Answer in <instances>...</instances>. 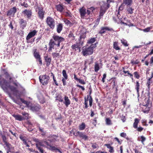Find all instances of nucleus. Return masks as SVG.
<instances>
[{"label":"nucleus","mask_w":153,"mask_h":153,"mask_svg":"<svg viewBox=\"0 0 153 153\" xmlns=\"http://www.w3.org/2000/svg\"><path fill=\"white\" fill-rule=\"evenodd\" d=\"M58 136L55 135H53L52 136L49 137L48 140L51 143H53L57 140Z\"/></svg>","instance_id":"5701e85b"},{"label":"nucleus","mask_w":153,"mask_h":153,"mask_svg":"<svg viewBox=\"0 0 153 153\" xmlns=\"http://www.w3.org/2000/svg\"><path fill=\"white\" fill-rule=\"evenodd\" d=\"M131 63L133 64H137L139 63V61L138 59H136L135 61L132 60L131 61Z\"/></svg>","instance_id":"bf43d9fd"},{"label":"nucleus","mask_w":153,"mask_h":153,"mask_svg":"<svg viewBox=\"0 0 153 153\" xmlns=\"http://www.w3.org/2000/svg\"><path fill=\"white\" fill-rule=\"evenodd\" d=\"M86 32H85L83 33H82V31L80 32V37L79 39V44H80L82 45L83 44L84 40L86 37Z\"/></svg>","instance_id":"f8f14e48"},{"label":"nucleus","mask_w":153,"mask_h":153,"mask_svg":"<svg viewBox=\"0 0 153 153\" xmlns=\"http://www.w3.org/2000/svg\"><path fill=\"white\" fill-rule=\"evenodd\" d=\"M4 144L7 147V153H8L9 152H10L11 150L13 149V147L11 145L7 142Z\"/></svg>","instance_id":"bb28decb"},{"label":"nucleus","mask_w":153,"mask_h":153,"mask_svg":"<svg viewBox=\"0 0 153 153\" xmlns=\"http://www.w3.org/2000/svg\"><path fill=\"white\" fill-rule=\"evenodd\" d=\"M123 4H122L119 7L118 11L120 12V11H122L124 8V5Z\"/></svg>","instance_id":"0e129e2a"},{"label":"nucleus","mask_w":153,"mask_h":153,"mask_svg":"<svg viewBox=\"0 0 153 153\" xmlns=\"http://www.w3.org/2000/svg\"><path fill=\"white\" fill-rule=\"evenodd\" d=\"M152 83H153V72L151 73L150 77L148 79L146 83V85L149 89H150L151 84Z\"/></svg>","instance_id":"2eb2a0df"},{"label":"nucleus","mask_w":153,"mask_h":153,"mask_svg":"<svg viewBox=\"0 0 153 153\" xmlns=\"http://www.w3.org/2000/svg\"><path fill=\"white\" fill-rule=\"evenodd\" d=\"M36 59V61L39 62V64L40 65H42V62L41 57L38 58Z\"/></svg>","instance_id":"052dcab7"},{"label":"nucleus","mask_w":153,"mask_h":153,"mask_svg":"<svg viewBox=\"0 0 153 153\" xmlns=\"http://www.w3.org/2000/svg\"><path fill=\"white\" fill-rule=\"evenodd\" d=\"M10 82H8L5 79L0 81V85L1 87L5 91H7L8 88H9L12 91L14 94L16 95L18 93V91L16 87L10 85Z\"/></svg>","instance_id":"f257e3e1"},{"label":"nucleus","mask_w":153,"mask_h":153,"mask_svg":"<svg viewBox=\"0 0 153 153\" xmlns=\"http://www.w3.org/2000/svg\"><path fill=\"white\" fill-rule=\"evenodd\" d=\"M17 12V8L16 7H13L10 8L7 12V16L11 15L14 16Z\"/></svg>","instance_id":"4468645a"},{"label":"nucleus","mask_w":153,"mask_h":153,"mask_svg":"<svg viewBox=\"0 0 153 153\" xmlns=\"http://www.w3.org/2000/svg\"><path fill=\"white\" fill-rule=\"evenodd\" d=\"M49 48L48 50V52H50L52 51L53 49H54L55 46H57L56 43L53 40V39H51L48 43Z\"/></svg>","instance_id":"9b49d317"},{"label":"nucleus","mask_w":153,"mask_h":153,"mask_svg":"<svg viewBox=\"0 0 153 153\" xmlns=\"http://www.w3.org/2000/svg\"><path fill=\"white\" fill-rule=\"evenodd\" d=\"M86 126L84 123H82L81 124L79 125V128L80 130H83L85 128Z\"/></svg>","instance_id":"a19ab883"},{"label":"nucleus","mask_w":153,"mask_h":153,"mask_svg":"<svg viewBox=\"0 0 153 153\" xmlns=\"http://www.w3.org/2000/svg\"><path fill=\"white\" fill-rule=\"evenodd\" d=\"M88 100L89 101V106L91 107L92 106L93 101V98L91 96H90V97H89Z\"/></svg>","instance_id":"5fc2aeb1"},{"label":"nucleus","mask_w":153,"mask_h":153,"mask_svg":"<svg viewBox=\"0 0 153 153\" xmlns=\"http://www.w3.org/2000/svg\"><path fill=\"white\" fill-rule=\"evenodd\" d=\"M3 71H4V74L5 75V77L7 79H9L10 81L13 79L12 77H11L8 72L6 71L5 69H4Z\"/></svg>","instance_id":"4c0bfd02"},{"label":"nucleus","mask_w":153,"mask_h":153,"mask_svg":"<svg viewBox=\"0 0 153 153\" xmlns=\"http://www.w3.org/2000/svg\"><path fill=\"white\" fill-rule=\"evenodd\" d=\"M22 14L25 17L30 19L32 16V12L30 9H26L22 12Z\"/></svg>","instance_id":"1a4fd4ad"},{"label":"nucleus","mask_w":153,"mask_h":153,"mask_svg":"<svg viewBox=\"0 0 153 153\" xmlns=\"http://www.w3.org/2000/svg\"><path fill=\"white\" fill-rule=\"evenodd\" d=\"M89 98V96L88 95L87 96V98H86V97H84V105L85 106L84 107V108H87L88 107V101Z\"/></svg>","instance_id":"72a5a7b5"},{"label":"nucleus","mask_w":153,"mask_h":153,"mask_svg":"<svg viewBox=\"0 0 153 153\" xmlns=\"http://www.w3.org/2000/svg\"><path fill=\"white\" fill-rule=\"evenodd\" d=\"M56 8L57 10L61 13L64 9L63 7V5L62 4H59L56 6Z\"/></svg>","instance_id":"412c9836"},{"label":"nucleus","mask_w":153,"mask_h":153,"mask_svg":"<svg viewBox=\"0 0 153 153\" xmlns=\"http://www.w3.org/2000/svg\"><path fill=\"white\" fill-rule=\"evenodd\" d=\"M113 47V48L116 50H119L120 49V48L118 45V42H114Z\"/></svg>","instance_id":"c9c22d12"},{"label":"nucleus","mask_w":153,"mask_h":153,"mask_svg":"<svg viewBox=\"0 0 153 153\" xmlns=\"http://www.w3.org/2000/svg\"><path fill=\"white\" fill-rule=\"evenodd\" d=\"M36 141L38 142L37 143H36V147H40V146H42V143L41 142H38L37 141Z\"/></svg>","instance_id":"e2e57ef3"},{"label":"nucleus","mask_w":153,"mask_h":153,"mask_svg":"<svg viewBox=\"0 0 153 153\" xmlns=\"http://www.w3.org/2000/svg\"><path fill=\"white\" fill-rule=\"evenodd\" d=\"M2 139L3 141V142L4 143L7 142V138L5 135H2Z\"/></svg>","instance_id":"338daca9"},{"label":"nucleus","mask_w":153,"mask_h":153,"mask_svg":"<svg viewBox=\"0 0 153 153\" xmlns=\"http://www.w3.org/2000/svg\"><path fill=\"white\" fill-rule=\"evenodd\" d=\"M29 109L33 111H38L40 108L39 105L37 106L35 105H32L29 106L28 108Z\"/></svg>","instance_id":"6ab92c4d"},{"label":"nucleus","mask_w":153,"mask_h":153,"mask_svg":"<svg viewBox=\"0 0 153 153\" xmlns=\"http://www.w3.org/2000/svg\"><path fill=\"white\" fill-rule=\"evenodd\" d=\"M36 11L37 12V16L38 18L42 21L45 17V11L43 10V8L41 6H36Z\"/></svg>","instance_id":"20e7f679"},{"label":"nucleus","mask_w":153,"mask_h":153,"mask_svg":"<svg viewBox=\"0 0 153 153\" xmlns=\"http://www.w3.org/2000/svg\"><path fill=\"white\" fill-rule=\"evenodd\" d=\"M36 49H34L33 50V56L36 59H37L41 57L40 55L39 52L36 51Z\"/></svg>","instance_id":"2f4dec72"},{"label":"nucleus","mask_w":153,"mask_h":153,"mask_svg":"<svg viewBox=\"0 0 153 153\" xmlns=\"http://www.w3.org/2000/svg\"><path fill=\"white\" fill-rule=\"evenodd\" d=\"M114 139L116 141H117L118 143L120 144V145L122 143V140H120L117 137H115L114 138Z\"/></svg>","instance_id":"69168bd1"},{"label":"nucleus","mask_w":153,"mask_h":153,"mask_svg":"<svg viewBox=\"0 0 153 153\" xmlns=\"http://www.w3.org/2000/svg\"><path fill=\"white\" fill-rule=\"evenodd\" d=\"M113 0H107V3L104 1H101L99 3L100 6V11L99 19L100 20L101 17L103 16L107 10L110 7V3L113 2Z\"/></svg>","instance_id":"f03ea898"},{"label":"nucleus","mask_w":153,"mask_h":153,"mask_svg":"<svg viewBox=\"0 0 153 153\" xmlns=\"http://www.w3.org/2000/svg\"><path fill=\"white\" fill-rule=\"evenodd\" d=\"M140 85L138 81H136V85L135 86V89L136 90L138 96H139V90L140 89Z\"/></svg>","instance_id":"7c9ffc66"},{"label":"nucleus","mask_w":153,"mask_h":153,"mask_svg":"<svg viewBox=\"0 0 153 153\" xmlns=\"http://www.w3.org/2000/svg\"><path fill=\"white\" fill-rule=\"evenodd\" d=\"M74 32V31H70L68 35V37L71 40H74L75 39V36H74L73 33Z\"/></svg>","instance_id":"c756f323"},{"label":"nucleus","mask_w":153,"mask_h":153,"mask_svg":"<svg viewBox=\"0 0 153 153\" xmlns=\"http://www.w3.org/2000/svg\"><path fill=\"white\" fill-rule=\"evenodd\" d=\"M63 103L66 107H68V105L71 104V101L68 97L66 96H65L64 97V101Z\"/></svg>","instance_id":"4be33fe9"},{"label":"nucleus","mask_w":153,"mask_h":153,"mask_svg":"<svg viewBox=\"0 0 153 153\" xmlns=\"http://www.w3.org/2000/svg\"><path fill=\"white\" fill-rule=\"evenodd\" d=\"M63 20L65 24L67 25H69V26H71L72 25L71 22L68 19H63Z\"/></svg>","instance_id":"37998d69"},{"label":"nucleus","mask_w":153,"mask_h":153,"mask_svg":"<svg viewBox=\"0 0 153 153\" xmlns=\"http://www.w3.org/2000/svg\"><path fill=\"white\" fill-rule=\"evenodd\" d=\"M149 105H143L144 106L142 108V111L144 113H148L150 110V108Z\"/></svg>","instance_id":"f704fd0d"},{"label":"nucleus","mask_w":153,"mask_h":153,"mask_svg":"<svg viewBox=\"0 0 153 153\" xmlns=\"http://www.w3.org/2000/svg\"><path fill=\"white\" fill-rule=\"evenodd\" d=\"M96 38H91L89 39L87 42V43L88 44H92L96 41Z\"/></svg>","instance_id":"de8ad7c7"},{"label":"nucleus","mask_w":153,"mask_h":153,"mask_svg":"<svg viewBox=\"0 0 153 153\" xmlns=\"http://www.w3.org/2000/svg\"><path fill=\"white\" fill-rule=\"evenodd\" d=\"M21 5L22 6L24 7L25 8H27L29 6L28 4L25 2H24L23 3H21Z\"/></svg>","instance_id":"13d9d810"},{"label":"nucleus","mask_w":153,"mask_h":153,"mask_svg":"<svg viewBox=\"0 0 153 153\" xmlns=\"http://www.w3.org/2000/svg\"><path fill=\"white\" fill-rule=\"evenodd\" d=\"M52 39L56 43L57 47H59L60 46V43L65 41L64 38L56 35H53Z\"/></svg>","instance_id":"39448f33"},{"label":"nucleus","mask_w":153,"mask_h":153,"mask_svg":"<svg viewBox=\"0 0 153 153\" xmlns=\"http://www.w3.org/2000/svg\"><path fill=\"white\" fill-rule=\"evenodd\" d=\"M80 44L76 43L72 45L71 46V48L73 50L76 51L77 50H79V51H80V47H79Z\"/></svg>","instance_id":"c85d7f7f"},{"label":"nucleus","mask_w":153,"mask_h":153,"mask_svg":"<svg viewBox=\"0 0 153 153\" xmlns=\"http://www.w3.org/2000/svg\"><path fill=\"white\" fill-rule=\"evenodd\" d=\"M32 125L31 123H29V126L28 128V130L29 131H31L33 130V129L32 128Z\"/></svg>","instance_id":"680f3d73"},{"label":"nucleus","mask_w":153,"mask_h":153,"mask_svg":"<svg viewBox=\"0 0 153 153\" xmlns=\"http://www.w3.org/2000/svg\"><path fill=\"white\" fill-rule=\"evenodd\" d=\"M132 3V0H123V4L127 6H130Z\"/></svg>","instance_id":"e433bc0d"},{"label":"nucleus","mask_w":153,"mask_h":153,"mask_svg":"<svg viewBox=\"0 0 153 153\" xmlns=\"http://www.w3.org/2000/svg\"><path fill=\"white\" fill-rule=\"evenodd\" d=\"M91 147L93 149H95L98 148L99 146L96 143H91Z\"/></svg>","instance_id":"864d4df0"},{"label":"nucleus","mask_w":153,"mask_h":153,"mask_svg":"<svg viewBox=\"0 0 153 153\" xmlns=\"http://www.w3.org/2000/svg\"><path fill=\"white\" fill-rule=\"evenodd\" d=\"M12 116L15 118L16 120L19 121H22L25 119L24 117L19 114H13Z\"/></svg>","instance_id":"aec40b11"},{"label":"nucleus","mask_w":153,"mask_h":153,"mask_svg":"<svg viewBox=\"0 0 153 153\" xmlns=\"http://www.w3.org/2000/svg\"><path fill=\"white\" fill-rule=\"evenodd\" d=\"M78 81L79 83L85 85L86 83L84 80L83 79H79Z\"/></svg>","instance_id":"774afa93"},{"label":"nucleus","mask_w":153,"mask_h":153,"mask_svg":"<svg viewBox=\"0 0 153 153\" xmlns=\"http://www.w3.org/2000/svg\"><path fill=\"white\" fill-rule=\"evenodd\" d=\"M121 43L125 47H127L128 46L129 44L128 43L127 41L125 39H123L120 40Z\"/></svg>","instance_id":"a18cd8bd"},{"label":"nucleus","mask_w":153,"mask_h":153,"mask_svg":"<svg viewBox=\"0 0 153 153\" xmlns=\"http://www.w3.org/2000/svg\"><path fill=\"white\" fill-rule=\"evenodd\" d=\"M19 23L20 27L22 29H24L27 25L26 21L23 19H19Z\"/></svg>","instance_id":"f3484780"},{"label":"nucleus","mask_w":153,"mask_h":153,"mask_svg":"<svg viewBox=\"0 0 153 153\" xmlns=\"http://www.w3.org/2000/svg\"><path fill=\"white\" fill-rule=\"evenodd\" d=\"M19 138L23 141V143H26V142H27V139L26 137L23 136L21 134L20 135Z\"/></svg>","instance_id":"49530a36"},{"label":"nucleus","mask_w":153,"mask_h":153,"mask_svg":"<svg viewBox=\"0 0 153 153\" xmlns=\"http://www.w3.org/2000/svg\"><path fill=\"white\" fill-rule=\"evenodd\" d=\"M133 74L134 77L136 79H139L140 77V75L139 73L137 71L134 72Z\"/></svg>","instance_id":"6e6d98bb"},{"label":"nucleus","mask_w":153,"mask_h":153,"mask_svg":"<svg viewBox=\"0 0 153 153\" xmlns=\"http://www.w3.org/2000/svg\"><path fill=\"white\" fill-rule=\"evenodd\" d=\"M37 31L34 30L32 31H31L27 35V36L26 39L27 40H28L32 37L34 36L36 34Z\"/></svg>","instance_id":"a211bd4d"},{"label":"nucleus","mask_w":153,"mask_h":153,"mask_svg":"<svg viewBox=\"0 0 153 153\" xmlns=\"http://www.w3.org/2000/svg\"><path fill=\"white\" fill-rule=\"evenodd\" d=\"M76 132L74 133V135L76 136H78L79 137L85 140H88V136L85 134V132H80L79 131H76Z\"/></svg>","instance_id":"6e6552de"},{"label":"nucleus","mask_w":153,"mask_h":153,"mask_svg":"<svg viewBox=\"0 0 153 153\" xmlns=\"http://www.w3.org/2000/svg\"><path fill=\"white\" fill-rule=\"evenodd\" d=\"M44 58L46 66L47 67H49L51 62L52 59L51 57L47 55L44 56Z\"/></svg>","instance_id":"dca6fc26"},{"label":"nucleus","mask_w":153,"mask_h":153,"mask_svg":"<svg viewBox=\"0 0 153 153\" xmlns=\"http://www.w3.org/2000/svg\"><path fill=\"white\" fill-rule=\"evenodd\" d=\"M79 11L80 16L82 18L84 17L86 13V9L84 7L80 8L79 10Z\"/></svg>","instance_id":"b1692460"},{"label":"nucleus","mask_w":153,"mask_h":153,"mask_svg":"<svg viewBox=\"0 0 153 153\" xmlns=\"http://www.w3.org/2000/svg\"><path fill=\"white\" fill-rule=\"evenodd\" d=\"M49 149L52 151H57L60 153H62L58 149L56 148L55 146H52L51 145Z\"/></svg>","instance_id":"c03bdc74"},{"label":"nucleus","mask_w":153,"mask_h":153,"mask_svg":"<svg viewBox=\"0 0 153 153\" xmlns=\"http://www.w3.org/2000/svg\"><path fill=\"white\" fill-rule=\"evenodd\" d=\"M139 120L138 118H136L134 119V122L133 124V127L134 128H137L138 124L139 123Z\"/></svg>","instance_id":"58836bf2"},{"label":"nucleus","mask_w":153,"mask_h":153,"mask_svg":"<svg viewBox=\"0 0 153 153\" xmlns=\"http://www.w3.org/2000/svg\"><path fill=\"white\" fill-rule=\"evenodd\" d=\"M40 82L43 85H47L49 82L50 77L46 75L40 76L39 77Z\"/></svg>","instance_id":"423d86ee"},{"label":"nucleus","mask_w":153,"mask_h":153,"mask_svg":"<svg viewBox=\"0 0 153 153\" xmlns=\"http://www.w3.org/2000/svg\"><path fill=\"white\" fill-rule=\"evenodd\" d=\"M20 100L23 103H24V104H25L27 107H28V108L29 107V105L30 103V102L26 101L24 100L23 99L21 98L20 99Z\"/></svg>","instance_id":"79ce46f5"},{"label":"nucleus","mask_w":153,"mask_h":153,"mask_svg":"<svg viewBox=\"0 0 153 153\" xmlns=\"http://www.w3.org/2000/svg\"><path fill=\"white\" fill-rule=\"evenodd\" d=\"M116 79V78L115 77L112 78L110 79V80H112L111 84H112V87L113 88H114L116 86H118L117 85V82Z\"/></svg>","instance_id":"a878e982"},{"label":"nucleus","mask_w":153,"mask_h":153,"mask_svg":"<svg viewBox=\"0 0 153 153\" xmlns=\"http://www.w3.org/2000/svg\"><path fill=\"white\" fill-rule=\"evenodd\" d=\"M152 26L148 27L142 30L145 32H148L150 31V30L152 28Z\"/></svg>","instance_id":"3c124183"},{"label":"nucleus","mask_w":153,"mask_h":153,"mask_svg":"<svg viewBox=\"0 0 153 153\" xmlns=\"http://www.w3.org/2000/svg\"><path fill=\"white\" fill-rule=\"evenodd\" d=\"M104 146H106L108 149H109L108 151L110 153H113L114 152V148L111 146L110 144H104Z\"/></svg>","instance_id":"473e14b6"},{"label":"nucleus","mask_w":153,"mask_h":153,"mask_svg":"<svg viewBox=\"0 0 153 153\" xmlns=\"http://www.w3.org/2000/svg\"><path fill=\"white\" fill-rule=\"evenodd\" d=\"M63 25L62 24L59 23L56 26V31L58 33H60L63 29Z\"/></svg>","instance_id":"393cba45"},{"label":"nucleus","mask_w":153,"mask_h":153,"mask_svg":"<svg viewBox=\"0 0 153 153\" xmlns=\"http://www.w3.org/2000/svg\"><path fill=\"white\" fill-rule=\"evenodd\" d=\"M95 47L93 44L89 46H87L82 47V53L84 56L92 55L94 52Z\"/></svg>","instance_id":"7ed1b4c3"},{"label":"nucleus","mask_w":153,"mask_h":153,"mask_svg":"<svg viewBox=\"0 0 153 153\" xmlns=\"http://www.w3.org/2000/svg\"><path fill=\"white\" fill-rule=\"evenodd\" d=\"M123 72L125 74L124 75V76H129L130 77L131 79L132 80H133V75L132 74L130 73L129 71L123 70Z\"/></svg>","instance_id":"cd10ccee"},{"label":"nucleus","mask_w":153,"mask_h":153,"mask_svg":"<svg viewBox=\"0 0 153 153\" xmlns=\"http://www.w3.org/2000/svg\"><path fill=\"white\" fill-rule=\"evenodd\" d=\"M100 69L99 64L97 62H96L94 65V71H95L97 72Z\"/></svg>","instance_id":"ea45409f"},{"label":"nucleus","mask_w":153,"mask_h":153,"mask_svg":"<svg viewBox=\"0 0 153 153\" xmlns=\"http://www.w3.org/2000/svg\"><path fill=\"white\" fill-rule=\"evenodd\" d=\"M149 99L145 98L144 100V102L143 103V105H149Z\"/></svg>","instance_id":"09e8293b"},{"label":"nucleus","mask_w":153,"mask_h":153,"mask_svg":"<svg viewBox=\"0 0 153 153\" xmlns=\"http://www.w3.org/2000/svg\"><path fill=\"white\" fill-rule=\"evenodd\" d=\"M62 73L63 76L62 79V81L63 85L65 86L67 84L66 80L68 78V75L66 73V71L65 70H63L62 71Z\"/></svg>","instance_id":"ddd939ff"},{"label":"nucleus","mask_w":153,"mask_h":153,"mask_svg":"<svg viewBox=\"0 0 153 153\" xmlns=\"http://www.w3.org/2000/svg\"><path fill=\"white\" fill-rule=\"evenodd\" d=\"M112 30H113L112 28L108 27H101L100 30L98 32V33L102 36V34L105 33L106 31H111Z\"/></svg>","instance_id":"9d476101"},{"label":"nucleus","mask_w":153,"mask_h":153,"mask_svg":"<svg viewBox=\"0 0 153 153\" xmlns=\"http://www.w3.org/2000/svg\"><path fill=\"white\" fill-rule=\"evenodd\" d=\"M53 58H59L60 54L59 53H53L52 54Z\"/></svg>","instance_id":"8fccbe9b"},{"label":"nucleus","mask_w":153,"mask_h":153,"mask_svg":"<svg viewBox=\"0 0 153 153\" xmlns=\"http://www.w3.org/2000/svg\"><path fill=\"white\" fill-rule=\"evenodd\" d=\"M46 23L49 27L52 29H53L55 26V21L54 19L50 16L47 18Z\"/></svg>","instance_id":"0eeeda50"},{"label":"nucleus","mask_w":153,"mask_h":153,"mask_svg":"<svg viewBox=\"0 0 153 153\" xmlns=\"http://www.w3.org/2000/svg\"><path fill=\"white\" fill-rule=\"evenodd\" d=\"M134 10V9H133L130 7L127 9V11L130 14H132L133 13Z\"/></svg>","instance_id":"4d7b16f0"},{"label":"nucleus","mask_w":153,"mask_h":153,"mask_svg":"<svg viewBox=\"0 0 153 153\" xmlns=\"http://www.w3.org/2000/svg\"><path fill=\"white\" fill-rule=\"evenodd\" d=\"M105 121L106 124L108 125H111L112 124L111 120L109 118H106L105 119Z\"/></svg>","instance_id":"603ef678"}]
</instances>
